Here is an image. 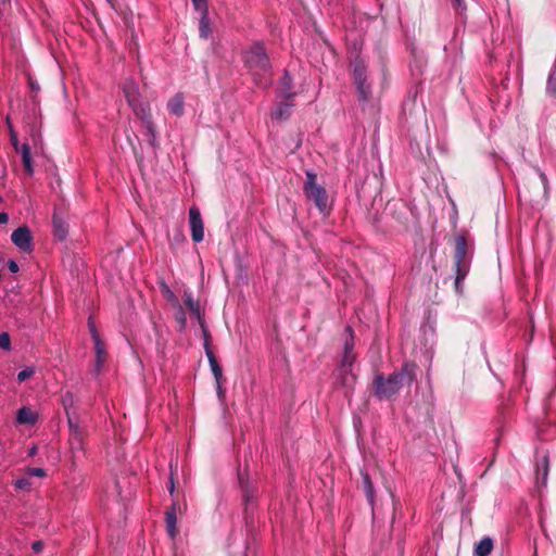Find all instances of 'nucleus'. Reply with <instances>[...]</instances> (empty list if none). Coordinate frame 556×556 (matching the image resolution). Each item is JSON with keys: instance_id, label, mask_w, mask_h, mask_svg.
<instances>
[{"instance_id": "nucleus-8", "label": "nucleus", "mask_w": 556, "mask_h": 556, "mask_svg": "<svg viewBox=\"0 0 556 556\" xmlns=\"http://www.w3.org/2000/svg\"><path fill=\"white\" fill-rule=\"evenodd\" d=\"M189 224L191 228V237L195 243L201 242L204 239V224L197 206L189 208Z\"/></svg>"}, {"instance_id": "nucleus-39", "label": "nucleus", "mask_w": 556, "mask_h": 556, "mask_svg": "<svg viewBox=\"0 0 556 556\" xmlns=\"http://www.w3.org/2000/svg\"><path fill=\"white\" fill-rule=\"evenodd\" d=\"M11 140L15 151L18 152L22 144L18 143L16 135L14 132H12Z\"/></svg>"}, {"instance_id": "nucleus-38", "label": "nucleus", "mask_w": 556, "mask_h": 556, "mask_svg": "<svg viewBox=\"0 0 556 556\" xmlns=\"http://www.w3.org/2000/svg\"><path fill=\"white\" fill-rule=\"evenodd\" d=\"M8 268H9V270H10L11 273H17V271H18V269H20V267H18L17 263H16L15 261H13V260H10V261L8 262Z\"/></svg>"}, {"instance_id": "nucleus-30", "label": "nucleus", "mask_w": 556, "mask_h": 556, "mask_svg": "<svg viewBox=\"0 0 556 556\" xmlns=\"http://www.w3.org/2000/svg\"><path fill=\"white\" fill-rule=\"evenodd\" d=\"M193 7L202 14H208L206 0H192Z\"/></svg>"}, {"instance_id": "nucleus-36", "label": "nucleus", "mask_w": 556, "mask_h": 556, "mask_svg": "<svg viewBox=\"0 0 556 556\" xmlns=\"http://www.w3.org/2000/svg\"><path fill=\"white\" fill-rule=\"evenodd\" d=\"M42 548H43V543L42 541H35L33 544H31V549L34 553L36 554H39L42 552Z\"/></svg>"}, {"instance_id": "nucleus-44", "label": "nucleus", "mask_w": 556, "mask_h": 556, "mask_svg": "<svg viewBox=\"0 0 556 556\" xmlns=\"http://www.w3.org/2000/svg\"><path fill=\"white\" fill-rule=\"evenodd\" d=\"M106 2H109L113 9H116L115 0H106Z\"/></svg>"}, {"instance_id": "nucleus-26", "label": "nucleus", "mask_w": 556, "mask_h": 556, "mask_svg": "<svg viewBox=\"0 0 556 556\" xmlns=\"http://www.w3.org/2000/svg\"><path fill=\"white\" fill-rule=\"evenodd\" d=\"M210 367L212 370V374L216 380V383H219L223 380V369L219 366L217 361H213L210 363Z\"/></svg>"}, {"instance_id": "nucleus-25", "label": "nucleus", "mask_w": 556, "mask_h": 556, "mask_svg": "<svg viewBox=\"0 0 556 556\" xmlns=\"http://www.w3.org/2000/svg\"><path fill=\"white\" fill-rule=\"evenodd\" d=\"M175 318H176L177 323L179 324L180 329L184 330L187 326V316H186L184 307L178 302H177V309H176Z\"/></svg>"}, {"instance_id": "nucleus-27", "label": "nucleus", "mask_w": 556, "mask_h": 556, "mask_svg": "<svg viewBox=\"0 0 556 556\" xmlns=\"http://www.w3.org/2000/svg\"><path fill=\"white\" fill-rule=\"evenodd\" d=\"M546 93L556 99V77L551 74L546 83Z\"/></svg>"}, {"instance_id": "nucleus-46", "label": "nucleus", "mask_w": 556, "mask_h": 556, "mask_svg": "<svg viewBox=\"0 0 556 556\" xmlns=\"http://www.w3.org/2000/svg\"><path fill=\"white\" fill-rule=\"evenodd\" d=\"M1 1H2V2H4V3H5V2H10V0H1Z\"/></svg>"}, {"instance_id": "nucleus-42", "label": "nucleus", "mask_w": 556, "mask_h": 556, "mask_svg": "<svg viewBox=\"0 0 556 556\" xmlns=\"http://www.w3.org/2000/svg\"><path fill=\"white\" fill-rule=\"evenodd\" d=\"M37 446L36 445H33L29 450H28V456L29 457H34L36 454H37Z\"/></svg>"}, {"instance_id": "nucleus-4", "label": "nucleus", "mask_w": 556, "mask_h": 556, "mask_svg": "<svg viewBox=\"0 0 556 556\" xmlns=\"http://www.w3.org/2000/svg\"><path fill=\"white\" fill-rule=\"evenodd\" d=\"M346 338L343 346V354L339 366L334 370L336 383L340 384L344 389H352L356 376L353 372V364L356 359L354 354V332L351 326L345 328Z\"/></svg>"}, {"instance_id": "nucleus-14", "label": "nucleus", "mask_w": 556, "mask_h": 556, "mask_svg": "<svg viewBox=\"0 0 556 556\" xmlns=\"http://www.w3.org/2000/svg\"><path fill=\"white\" fill-rule=\"evenodd\" d=\"M548 472H549V460L548 456L544 455L540 460L536 463V484L538 486L545 488L547 484L548 479Z\"/></svg>"}, {"instance_id": "nucleus-24", "label": "nucleus", "mask_w": 556, "mask_h": 556, "mask_svg": "<svg viewBox=\"0 0 556 556\" xmlns=\"http://www.w3.org/2000/svg\"><path fill=\"white\" fill-rule=\"evenodd\" d=\"M202 330H203V336H204V349H205V354H206L207 361H208V363H211L213 361H217L213 351L210 348L208 330L203 325H202Z\"/></svg>"}, {"instance_id": "nucleus-21", "label": "nucleus", "mask_w": 556, "mask_h": 556, "mask_svg": "<svg viewBox=\"0 0 556 556\" xmlns=\"http://www.w3.org/2000/svg\"><path fill=\"white\" fill-rule=\"evenodd\" d=\"M363 489L368 503L372 506L375 502V488L367 472H362Z\"/></svg>"}, {"instance_id": "nucleus-47", "label": "nucleus", "mask_w": 556, "mask_h": 556, "mask_svg": "<svg viewBox=\"0 0 556 556\" xmlns=\"http://www.w3.org/2000/svg\"><path fill=\"white\" fill-rule=\"evenodd\" d=\"M2 201V197L0 195V202Z\"/></svg>"}, {"instance_id": "nucleus-28", "label": "nucleus", "mask_w": 556, "mask_h": 556, "mask_svg": "<svg viewBox=\"0 0 556 556\" xmlns=\"http://www.w3.org/2000/svg\"><path fill=\"white\" fill-rule=\"evenodd\" d=\"M14 486L17 490L29 491L31 489V482L28 478H20L14 481Z\"/></svg>"}, {"instance_id": "nucleus-22", "label": "nucleus", "mask_w": 556, "mask_h": 556, "mask_svg": "<svg viewBox=\"0 0 556 556\" xmlns=\"http://www.w3.org/2000/svg\"><path fill=\"white\" fill-rule=\"evenodd\" d=\"M184 303L190 311V313L197 317L199 320L201 319V313H200V305L199 303L193 299V295L191 292H185L184 293Z\"/></svg>"}, {"instance_id": "nucleus-35", "label": "nucleus", "mask_w": 556, "mask_h": 556, "mask_svg": "<svg viewBox=\"0 0 556 556\" xmlns=\"http://www.w3.org/2000/svg\"><path fill=\"white\" fill-rule=\"evenodd\" d=\"M71 445H72V448H79L81 445V440H80L77 431H75V434L71 439Z\"/></svg>"}, {"instance_id": "nucleus-2", "label": "nucleus", "mask_w": 556, "mask_h": 556, "mask_svg": "<svg viewBox=\"0 0 556 556\" xmlns=\"http://www.w3.org/2000/svg\"><path fill=\"white\" fill-rule=\"evenodd\" d=\"M416 364L406 362L388 377L378 374L374 381L375 396L380 401L395 396L403 387L413 384L416 379Z\"/></svg>"}, {"instance_id": "nucleus-5", "label": "nucleus", "mask_w": 556, "mask_h": 556, "mask_svg": "<svg viewBox=\"0 0 556 556\" xmlns=\"http://www.w3.org/2000/svg\"><path fill=\"white\" fill-rule=\"evenodd\" d=\"M471 265V255L469 252L467 239L463 235L455 238L454 267H455V289L462 292L463 280L467 277Z\"/></svg>"}, {"instance_id": "nucleus-43", "label": "nucleus", "mask_w": 556, "mask_h": 556, "mask_svg": "<svg viewBox=\"0 0 556 556\" xmlns=\"http://www.w3.org/2000/svg\"><path fill=\"white\" fill-rule=\"evenodd\" d=\"M166 291L168 293V299L172 300V299H175V294L173 293V291L169 290L168 287H166Z\"/></svg>"}, {"instance_id": "nucleus-7", "label": "nucleus", "mask_w": 556, "mask_h": 556, "mask_svg": "<svg viewBox=\"0 0 556 556\" xmlns=\"http://www.w3.org/2000/svg\"><path fill=\"white\" fill-rule=\"evenodd\" d=\"M304 192L308 199L314 201L320 213L329 211L327 191L324 187L316 184V175L313 172L306 173Z\"/></svg>"}, {"instance_id": "nucleus-29", "label": "nucleus", "mask_w": 556, "mask_h": 556, "mask_svg": "<svg viewBox=\"0 0 556 556\" xmlns=\"http://www.w3.org/2000/svg\"><path fill=\"white\" fill-rule=\"evenodd\" d=\"M35 374V368L29 366L17 374V381L24 382Z\"/></svg>"}, {"instance_id": "nucleus-20", "label": "nucleus", "mask_w": 556, "mask_h": 556, "mask_svg": "<svg viewBox=\"0 0 556 556\" xmlns=\"http://www.w3.org/2000/svg\"><path fill=\"white\" fill-rule=\"evenodd\" d=\"M17 153H20L21 156H22V162H23V165H24V168H25L26 173L28 175H33L34 174V168H33V162H31L29 146L27 143L22 144L21 149H20V151Z\"/></svg>"}, {"instance_id": "nucleus-11", "label": "nucleus", "mask_w": 556, "mask_h": 556, "mask_svg": "<svg viewBox=\"0 0 556 556\" xmlns=\"http://www.w3.org/2000/svg\"><path fill=\"white\" fill-rule=\"evenodd\" d=\"M88 327H89L90 334H91V337L94 341V345H96L97 362H96L94 372L97 375H99L101 371V367H102L104 348H103V343L101 341L100 334L96 328L92 316H90L88 319Z\"/></svg>"}, {"instance_id": "nucleus-45", "label": "nucleus", "mask_w": 556, "mask_h": 556, "mask_svg": "<svg viewBox=\"0 0 556 556\" xmlns=\"http://www.w3.org/2000/svg\"><path fill=\"white\" fill-rule=\"evenodd\" d=\"M169 491H170V493H173V492H174V482H173V481L170 482Z\"/></svg>"}, {"instance_id": "nucleus-13", "label": "nucleus", "mask_w": 556, "mask_h": 556, "mask_svg": "<svg viewBox=\"0 0 556 556\" xmlns=\"http://www.w3.org/2000/svg\"><path fill=\"white\" fill-rule=\"evenodd\" d=\"M278 97L282 100H294L293 79L288 71H285L278 87Z\"/></svg>"}, {"instance_id": "nucleus-12", "label": "nucleus", "mask_w": 556, "mask_h": 556, "mask_svg": "<svg viewBox=\"0 0 556 556\" xmlns=\"http://www.w3.org/2000/svg\"><path fill=\"white\" fill-rule=\"evenodd\" d=\"M39 419V413L29 406H22L15 414L17 426H35Z\"/></svg>"}, {"instance_id": "nucleus-10", "label": "nucleus", "mask_w": 556, "mask_h": 556, "mask_svg": "<svg viewBox=\"0 0 556 556\" xmlns=\"http://www.w3.org/2000/svg\"><path fill=\"white\" fill-rule=\"evenodd\" d=\"M12 242L23 252L29 253L33 249V237L26 226H21L11 235Z\"/></svg>"}, {"instance_id": "nucleus-40", "label": "nucleus", "mask_w": 556, "mask_h": 556, "mask_svg": "<svg viewBox=\"0 0 556 556\" xmlns=\"http://www.w3.org/2000/svg\"><path fill=\"white\" fill-rule=\"evenodd\" d=\"M217 387H216V391H217V395L219 399L224 397V390L222 388V381L219 383H216Z\"/></svg>"}, {"instance_id": "nucleus-17", "label": "nucleus", "mask_w": 556, "mask_h": 556, "mask_svg": "<svg viewBox=\"0 0 556 556\" xmlns=\"http://www.w3.org/2000/svg\"><path fill=\"white\" fill-rule=\"evenodd\" d=\"M53 228L54 236L59 240H64L68 233L67 224L63 220V218L55 212L53 215Z\"/></svg>"}, {"instance_id": "nucleus-19", "label": "nucleus", "mask_w": 556, "mask_h": 556, "mask_svg": "<svg viewBox=\"0 0 556 556\" xmlns=\"http://www.w3.org/2000/svg\"><path fill=\"white\" fill-rule=\"evenodd\" d=\"M165 521H166L167 533L172 539H174L177 534V529H176L177 517H176V510H175L174 506L166 511Z\"/></svg>"}, {"instance_id": "nucleus-31", "label": "nucleus", "mask_w": 556, "mask_h": 556, "mask_svg": "<svg viewBox=\"0 0 556 556\" xmlns=\"http://www.w3.org/2000/svg\"><path fill=\"white\" fill-rule=\"evenodd\" d=\"M0 349L5 351L11 349V339L8 332L0 333Z\"/></svg>"}, {"instance_id": "nucleus-23", "label": "nucleus", "mask_w": 556, "mask_h": 556, "mask_svg": "<svg viewBox=\"0 0 556 556\" xmlns=\"http://www.w3.org/2000/svg\"><path fill=\"white\" fill-rule=\"evenodd\" d=\"M199 33L201 38H208V36L212 33L211 26H210V18L208 14H202L199 23Z\"/></svg>"}, {"instance_id": "nucleus-32", "label": "nucleus", "mask_w": 556, "mask_h": 556, "mask_svg": "<svg viewBox=\"0 0 556 556\" xmlns=\"http://www.w3.org/2000/svg\"><path fill=\"white\" fill-rule=\"evenodd\" d=\"M26 473L28 476L39 477V478H43L46 476L45 469L37 468V467H29V468H27Z\"/></svg>"}, {"instance_id": "nucleus-34", "label": "nucleus", "mask_w": 556, "mask_h": 556, "mask_svg": "<svg viewBox=\"0 0 556 556\" xmlns=\"http://www.w3.org/2000/svg\"><path fill=\"white\" fill-rule=\"evenodd\" d=\"M535 172L538 173L539 178L541 180V184H542V187H543V192L546 193L547 192V188H548L547 176L540 168H535Z\"/></svg>"}, {"instance_id": "nucleus-18", "label": "nucleus", "mask_w": 556, "mask_h": 556, "mask_svg": "<svg viewBox=\"0 0 556 556\" xmlns=\"http://www.w3.org/2000/svg\"><path fill=\"white\" fill-rule=\"evenodd\" d=\"M493 549V540L490 536H484L475 546L473 556H488Z\"/></svg>"}, {"instance_id": "nucleus-6", "label": "nucleus", "mask_w": 556, "mask_h": 556, "mask_svg": "<svg viewBox=\"0 0 556 556\" xmlns=\"http://www.w3.org/2000/svg\"><path fill=\"white\" fill-rule=\"evenodd\" d=\"M353 80L358 94V100L366 103L371 97V85L367 81V66L359 58L352 62Z\"/></svg>"}, {"instance_id": "nucleus-3", "label": "nucleus", "mask_w": 556, "mask_h": 556, "mask_svg": "<svg viewBox=\"0 0 556 556\" xmlns=\"http://www.w3.org/2000/svg\"><path fill=\"white\" fill-rule=\"evenodd\" d=\"M122 89L128 105L146 128L150 143L155 146L156 130L152 121L150 104L142 101L138 84L128 78L123 83Z\"/></svg>"}, {"instance_id": "nucleus-9", "label": "nucleus", "mask_w": 556, "mask_h": 556, "mask_svg": "<svg viewBox=\"0 0 556 556\" xmlns=\"http://www.w3.org/2000/svg\"><path fill=\"white\" fill-rule=\"evenodd\" d=\"M238 479L240 489L242 492V501L245 507V510L250 508V505L254 502L257 495V488L253 482H251L248 478V476L243 475L242 472H238Z\"/></svg>"}, {"instance_id": "nucleus-16", "label": "nucleus", "mask_w": 556, "mask_h": 556, "mask_svg": "<svg viewBox=\"0 0 556 556\" xmlns=\"http://www.w3.org/2000/svg\"><path fill=\"white\" fill-rule=\"evenodd\" d=\"M167 109L169 113L179 117L185 112V98L184 94L178 92L176 93L167 103Z\"/></svg>"}, {"instance_id": "nucleus-33", "label": "nucleus", "mask_w": 556, "mask_h": 556, "mask_svg": "<svg viewBox=\"0 0 556 556\" xmlns=\"http://www.w3.org/2000/svg\"><path fill=\"white\" fill-rule=\"evenodd\" d=\"M453 8L460 15H463L466 12V10H467V5L465 3V0H453Z\"/></svg>"}, {"instance_id": "nucleus-1", "label": "nucleus", "mask_w": 556, "mask_h": 556, "mask_svg": "<svg viewBox=\"0 0 556 556\" xmlns=\"http://www.w3.org/2000/svg\"><path fill=\"white\" fill-rule=\"evenodd\" d=\"M242 61L256 86L266 89L273 84L270 60L262 41H255L245 49Z\"/></svg>"}, {"instance_id": "nucleus-37", "label": "nucleus", "mask_w": 556, "mask_h": 556, "mask_svg": "<svg viewBox=\"0 0 556 556\" xmlns=\"http://www.w3.org/2000/svg\"><path fill=\"white\" fill-rule=\"evenodd\" d=\"M28 86H29L30 90L34 92H37L40 90L38 81L33 79L31 77L28 78Z\"/></svg>"}, {"instance_id": "nucleus-41", "label": "nucleus", "mask_w": 556, "mask_h": 556, "mask_svg": "<svg viewBox=\"0 0 556 556\" xmlns=\"http://www.w3.org/2000/svg\"><path fill=\"white\" fill-rule=\"evenodd\" d=\"M9 220V216L7 213H0V224H7Z\"/></svg>"}, {"instance_id": "nucleus-15", "label": "nucleus", "mask_w": 556, "mask_h": 556, "mask_svg": "<svg viewBox=\"0 0 556 556\" xmlns=\"http://www.w3.org/2000/svg\"><path fill=\"white\" fill-rule=\"evenodd\" d=\"M294 106V100H282L276 105V109L271 113V118L277 121L287 119L291 115L292 108Z\"/></svg>"}]
</instances>
